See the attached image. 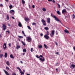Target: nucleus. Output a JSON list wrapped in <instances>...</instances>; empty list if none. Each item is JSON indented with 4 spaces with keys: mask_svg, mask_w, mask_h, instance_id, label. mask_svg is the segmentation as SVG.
I'll use <instances>...</instances> for the list:
<instances>
[{
    "mask_svg": "<svg viewBox=\"0 0 75 75\" xmlns=\"http://www.w3.org/2000/svg\"><path fill=\"white\" fill-rule=\"evenodd\" d=\"M62 5H63L64 6V3H62Z\"/></svg>",
    "mask_w": 75,
    "mask_h": 75,
    "instance_id": "63",
    "label": "nucleus"
},
{
    "mask_svg": "<svg viewBox=\"0 0 75 75\" xmlns=\"http://www.w3.org/2000/svg\"><path fill=\"white\" fill-rule=\"evenodd\" d=\"M21 42L22 43V44H23L24 46H25V43H24V42H23V41H21Z\"/></svg>",
    "mask_w": 75,
    "mask_h": 75,
    "instance_id": "30",
    "label": "nucleus"
},
{
    "mask_svg": "<svg viewBox=\"0 0 75 75\" xmlns=\"http://www.w3.org/2000/svg\"><path fill=\"white\" fill-rule=\"evenodd\" d=\"M47 23L50 24V18H47Z\"/></svg>",
    "mask_w": 75,
    "mask_h": 75,
    "instance_id": "13",
    "label": "nucleus"
},
{
    "mask_svg": "<svg viewBox=\"0 0 75 75\" xmlns=\"http://www.w3.org/2000/svg\"><path fill=\"white\" fill-rule=\"evenodd\" d=\"M4 71V72L6 74V75H9V74L7 71L5 70H3Z\"/></svg>",
    "mask_w": 75,
    "mask_h": 75,
    "instance_id": "14",
    "label": "nucleus"
},
{
    "mask_svg": "<svg viewBox=\"0 0 75 75\" xmlns=\"http://www.w3.org/2000/svg\"><path fill=\"white\" fill-rule=\"evenodd\" d=\"M58 7L59 8H61V6H60V5H59V4H57Z\"/></svg>",
    "mask_w": 75,
    "mask_h": 75,
    "instance_id": "36",
    "label": "nucleus"
},
{
    "mask_svg": "<svg viewBox=\"0 0 75 75\" xmlns=\"http://www.w3.org/2000/svg\"><path fill=\"white\" fill-rule=\"evenodd\" d=\"M64 32H65V33H67V34H69V32L66 29L64 30Z\"/></svg>",
    "mask_w": 75,
    "mask_h": 75,
    "instance_id": "12",
    "label": "nucleus"
},
{
    "mask_svg": "<svg viewBox=\"0 0 75 75\" xmlns=\"http://www.w3.org/2000/svg\"><path fill=\"white\" fill-rule=\"evenodd\" d=\"M4 55L3 54H0V58H2L3 57Z\"/></svg>",
    "mask_w": 75,
    "mask_h": 75,
    "instance_id": "21",
    "label": "nucleus"
},
{
    "mask_svg": "<svg viewBox=\"0 0 75 75\" xmlns=\"http://www.w3.org/2000/svg\"><path fill=\"white\" fill-rule=\"evenodd\" d=\"M73 49H74V51H75V46H74L73 47Z\"/></svg>",
    "mask_w": 75,
    "mask_h": 75,
    "instance_id": "51",
    "label": "nucleus"
},
{
    "mask_svg": "<svg viewBox=\"0 0 75 75\" xmlns=\"http://www.w3.org/2000/svg\"><path fill=\"white\" fill-rule=\"evenodd\" d=\"M52 2L53 3H55V1H54V0H53Z\"/></svg>",
    "mask_w": 75,
    "mask_h": 75,
    "instance_id": "46",
    "label": "nucleus"
},
{
    "mask_svg": "<svg viewBox=\"0 0 75 75\" xmlns=\"http://www.w3.org/2000/svg\"><path fill=\"white\" fill-rule=\"evenodd\" d=\"M42 10L43 11H46V9L44 8H42Z\"/></svg>",
    "mask_w": 75,
    "mask_h": 75,
    "instance_id": "23",
    "label": "nucleus"
},
{
    "mask_svg": "<svg viewBox=\"0 0 75 75\" xmlns=\"http://www.w3.org/2000/svg\"><path fill=\"white\" fill-rule=\"evenodd\" d=\"M55 44L57 45H58V43H57V42H56Z\"/></svg>",
    "mask_w": 75,
    "mask_h": 75,
    "instance_id": "61",
    "label": "nucleus"
},
{
    "mask_svg": "<svg viewBox=\"0 0 75 75\" xmlns=\"http://www.w3.org/2000/svg\"><path fill=\"white\" fill-rule=\"evenodd\" d=\"M44 47H45L46 49H47V48H48V46L45 45V44H44Z\"/></svg>",
    "mask_w": 75,
    "mask_h": 75,
    "instance_id": "18",
    "label": "nucleus"
},
{
    "mask_svg": "<svg viewBox=\"0 0 75 75\" xmlns=\"http://www.w3.org/2000/svg\"><path fill=\"white\" fill-rule=\"evenodd\" d=\"M26 40L29 42H30L32 41L31 38L30 37H26Z\"/></svg>",
    "mask_w": 75,
    "mask_h": 75,
    "instance_id": "4",
    "label": "nucleus"
},
{
    "mask_svg": "<svg viewBox=\"0 0 75 75\" xmlns=\"http://www.w3.org/2000/svg\"><path fill=\"white\" fill-rule=\"evenodd\" d=\"M69 17V14H68V15L67 16V17Z\"/></svg>",
    "mask_w": 75,
    "mask_h": 75,
    "instance_id": "52",
    "label": "nucleus"
},
{
    "mask_svg": "<svg viewBox=\"0 0 75 75\" xmlns=\"http://www.w3.org/2000/svg\"><path fill=\"white\" fill-rule=\"evenodd\" d=\"M2 25L3 26V30L4 31H5L6 29H7V26H6L5 24H3Z\"/></svg>",
    "mask_w": 75,
    "mask_h": 75,
    "instance_id": "8",
    "label": "nucleus"
},
{
    "mask_svg": "<svg viewBox=\"0 0 75 75\" xmlns=\"http://www.w3.org/2000/svg\"><path fill=\"white\" fill-rule=\"evenodd\" d=\"M18 40L19 41H21V39L20 38H18Z\"/></svg>",
    "mask_w": 75,
    "mask_h": 75,
    "instance_id": "54",
    "label": "nucleus"
},
{
    "mask_svg": "<svg viewBox=\"0 0 75 75\" xmlns=\"http://www.w3.org/2000/svg\"><path fill=\"white\" fill-rule=\"evenodd\" d=\"M45 30H49V28H48V27H45L44 28Z\"/></svg>",
    "mask_w": 75,
    "mask_h": 75,
    "instance_id": "22",
    "label": "nucleus"
},
{
    "mask_svg": "<svg viewBox=\"0 0 75 75\" xmlns=\"http://www.w3.org/2000/svg\"><path fill=\"white\" fill-rule=\"evenodd\" d=\"M66 11L67 10L66 9H64L62 10V13L64 15V16H65Z\"/></svg>",
    "mask_w": 75,
    "mask_h": 75,
    "instance_id": "7",
    "label": "nucleus"
},
{
    "mask_svg": "<svg viewBox=\"0 0 75 75\" xmlns=\"http://www.w3.org/2000/svg\"><path fill=\"white\" fill-rule=\"evenodd\" d=\"M32 7L33 8H35V6H34V5H33Z\"/></svg>",
    "mask_w": 75,
    "mask_h": 75,
    "instance_id": "43",
    "label": "nucleus"
},
{
    "mask_svg": "<svg viewBox=\"0 0 75 75\" xmlns=\"http://www.w3.org/2000/svg\"><path fill=\"white\" fill-rule=\"evenodd\" d=\"M27 75H30V74H27Z\"/></svg>",
    "mask_w": 75,
    "mask_h": 75,
    "instance_id": "62",
    "label": "nucleus"
},
{
    "mask_svg": "<svg viewBox=\"0 0 75 75\" xmlns=\"http://www.w3.org/2000/svg\"><path fill=\"white\" fill-rule=\"evenodd\" d=\"M40 57H41V58H42L43 59L41 58H40V61H42V62H44V61H45V58H44V57H43V56H42V55H40Z\"/></svg>",
    "mask_w": 75,
    "mask_h": 75,
    "instance_id": "5",
    "label": "nucleus"
},
{
    "mask_svg": "<svg viewBox=\"0 0 75 75\" xmlns=\"http://www.w3.org/2000/svg\"><path fill=\"white\" fill-rule=\"evenodd\" d=\"M17 69H18V70H19V71H21V69H20V67H17Z\"/></svg>",
    "mask_w": 75,
    "mask_h": 75,
    "instance_id": "26",
    "label": "nucleus"
},
{
    "mask_svg": "<svg viewBox=\"0 0 75 75\" xmlns=\"http://www.w3.org/2000/svg\"><path fill=\"white\" fill-rule=\"evenodd\" d=\"M18 37L19 38H23V37L19 35L18 36Z\"/></svg>",
    "mask_w": 75,
    "mask_h": 75,
    "instance_id": "32",
    "label": "nucleus"
},
{
    "mask_svg": "<svg viewBox=\"0 0 75 75\" xmlns=\"http://www.w3.org/2000/svg\"><path fill=\"white\" fill-rule=\"evenodd\" d=\"M48 1H50V2L51 1H52V0H48Z\"/></svg>",
    "mask_w": 75,
    "mask_h": 75,
    "instance_id": "48",
    "label": "nucleus"
},
{
    "mask_svg": "<svg viewBox=\"0 0 75 75\" xmlns=\"http://www.w3.org/2000/svg\"><path fill=\"white\" fill-rule=\"evenodd\" d=\"M23 52H27V50L25 49H24L23 50Z\"/></svg>",
    "mask_w": 75,
    "mask_h": 75,
    "instance_id": "24",
    "label": "nucleus"
},
{
    "mask_svg": "<svg viewBox=\"0 0 75 75\" xmlns=\"http://www.w3.org/2000/svg\"><path fill=\"white\" fill-rule=\"evenodd\" d=\"M5 1H6V2H8V0H5Z\"/></svg>",
    "mask_w": 75,
    "mask_h": 75,
    "instance_id": "60",
    "label": "nucleus"
},
{
    "mask_svg": "<svg viewBox=\"0 0 75 75\" xmlns=\"http://www.w3.org/2000/svg\"><path fill=\"white\" fill-rule=\"evenodd\" d=\"M51 16H52V17H53V18H54L55 20H56L57 21H58L59 22H60V20H59V19H58V18L56 16H54V15L52 14H51Z\"/></svg>",
    "mask_w": 75,
    "mask_h": 75,
    "instance_id": "2",
    "label": "nucleus"
},
{
    "mask_svg": "<svg viewBox=\"0 0 75 75\" xmlns=\"http://www.w3.org/2000/svg\"><path fill=\"white\" fill-rule=\"evenodd\" d=\"M12 18H13V19H14H14H15V18H14V17H12Z\"/></svg>",
    "mask_w": 75,
    "mask_h": 75,
    "instance_id": "53",
    "label": "nucleus"
},
{
    "mask_svg": "<svg viewBox=\"0 0 75 75\" xmlns=\"http://www.w3.org/2000/svg\"><path fill=\"white\" fill-rule=\"evenodd\" d=\"M50 35V32L48 31L46 32V34L44 36V37L45 38H46V40H48L49 39V35Z\"/></svg>",
    "mask_w": 75,
    "mask_h": 75,
    "instance_id": "1",
    "label": "nucleus"
},
{
    "mask_svg": "<svg viewBox=\"0 0 75 75\" xmlns=\"http://www.w3.org/2000/svg\"><path fill=\"white\" fill-rule=\"evenodd\" d=\"M0 7H3V4H1L0 5Z\"/></svg>",
    "mask_w": 75,
    "mask_h": 75,
    "instance_id": "45",
    "label": "nucleus"
},
{
    "mask_svg": "<svg viewBox=\"0 0 75 75\" xmlns=\"http://www.w3.org/2000/svg\"><path fill=\"white\" fill-rule=\"evenodd\" d=\"M25 55V53H23V55Z\"/></svg>",
    "mask_w": 75,
    "mask_h": 75,
    "instance_id": "59",
    "label": "nucleus"
},
{
    "mask_svg": "<svg viewBox=\"0 0 75 75\" xmlns=\"http://www.w3.org/2000/svg\"><path fill=\"white\" fill-rule=\"evenodd\" d=\"M25 21H28L29 20V19L28 18H25Z\"/></svg>",
    "mask_w": 75,
    "mask_h": 75,
    "instance_id": "38",
    "label": "nucleus"
},
{
    "mask_svg": "<svg viewBox=\"0 0 75 75\" xmlns=\"http://www.w3.org/2000/svg\"><path fill=\"white\" fill-rule=\"evenodd\" d=\"M4 57L6 58L7 57V53H5L4 55Z\"/></svg>",
    "mask_w": 75,
    "mask_h": 75,
    "instance_id": "16",
    "label": "nucleus"
},
{
    "mask_svg": "<svg viewBox=\"0 0 75 75\" xmlns=\"http://www.w3.org/2000/svg\"><path fill=\"white\" fill-rule=\"evenodd\" d=\"M6 33H8V34H10V31H9V30L6 31Z\"/></svg>",
    "mask_w": 75,
    "mask_h": 75,
    "instance_id": "41",
    "label": "nucleus"
},
{
    "mask_svg": "<svg viewBox=\"0 0 75 75\" xmlns=\"http://www.w3.org/2000/svg\"><path fill=\"white\" fill-rule=\"evenodd\" d=\"M40 35L41 36H43V34L42 33H41L40 34Z\"/></svg>",
    "mask_w": 75,
    "mask_h": 75,
    "instance_id": "49",
    "label": "nucleus"
},
{
    "mask_svg": "<svg viewBox=\"0 0 75 75\" xmlns=\"http://www.w3.org/2000/svg\"><path fill=\"white\" fill-rule=\"evenodd\" d=\"M6 69L7 70H9L10 69V68L7 67H6Z\"/></svg>",
    "mask_w": 75,
    "mask_h": 75,
    "instance_id": "34",
    "label": "nucleus"
},
{
    "mask_svg": "<svg viewBox=\"0 0 75 75\" xmlns=\"http://www.w3.org/2000/svg\"><path fill=\"white\" fill-rule=\"evenodd\" d=\"M3 47L4 49L5 50L6 48H7V45L6 43H4V45L3 46Z\"/></svg>",
    "mask_w": 75,
    "mask_h": 75,
    "instance_id": "10",
    "label": "nucleus"
},
{
    "mask_svg": "<svg viewBox=\"0 0 75 75\" xmlns=\"http://www.w3.org/2000/svg\"><path fill=\"white\" fill-rule=\"evenodd\" d=\"M32 25H36V23L33 22L32 23Z\"/></svg>",
    "mask_w": 75,
    "mask_h": 75,
    "instance_id": "39",
    "label": "nucleus"
},
{
    "mask_svg": "<svg viewBox=\"0 0 75 75\" xmlns=\"http://www.w3.org/2000/svg\"><path fill=\"white\" fill-rule=\"evenodd\" d=\"M39 48H42V46L41 45H39Z\"/></svg>",
    "mask_w": 75,
    "mask_h": 75,
    "instance_id": "25",
    "label": "nucleus"
},
{
    "mask_svg": "<svg viewBox=\"0 0 75 75\" xmlns=\"http://www.w3.org/2000/svg\"><path fill=\"white\" fill-rule=\"evenodd\" d=\"M17 69H18V70H19V71H21V69H20V67H17Z\"/></svg>",
    "mask_w": 75,
    "mask_h": 75,
    "instance_id": "27",
    "label": "nucleus"
},
{
    "mask_svg": "<svg viewBox=\"0 0 75 75\" xmlns=\"http://www.w3.org/2000/svg\"><path fill=\"white\" fill-rule=\"evenodd\" d=\"M56 54H57V55H58V54H59V53L58 52H57L56 53Z\"/></svg>",
    "mask_w": 75,
    "mask_h": 75,
    "instance_id": "55",
    "label": "nucleus"
},
{
    "mask_svg": "<svg viewBox=\"0 0 75 75\" xmlns=\"http://www.w3.org/2000/svg\"><path fill=\"white\" fill-rule=\"evenodd\" d=\"M20 73L21 74V75H22V74H23V75H24V73L21 71H20Z\"/></svg>",
    "mask_w": 75,
    "mask_h": 75,
    "instance_id": "28",
    "label": "nucleus"
},
{
    "mask_svg": "<svg viewBox=\"0 0 75 75\" xmlns=\"http://www.w3.org/2000/svg\"><path fill=\"white\" fill-rule=\"evenodd\" d=\"M10 58H14V57H13V54H11L10 55Z\"/></svg>",
    "mask_w": 75,
    "mask_h": 75,
    "instance_id": "31",
    "label": "nucleus"
},
{
    "mask_svg": "<svg viewBox=\"0 0 75 75\" xmlns=\"http://www.w3.org/2000/svg\"><path fill=\"white\" fill-rule=\"evenodd\" d=\"M41 22L42 23L43 25H47V23H46V22L44 19H42L41 20Z\"/></svg>",
    "mask_w": 75,
    "mask_h": 75,
    "instance_id": "6",
    "label": "nucleus"
},
{
    "mask_svg": "<svg viewBox=\"0 0 75 75\" xmlns=\"http://www.w3.org/2000/svg\"><path fill=\"white\" fill-rule=\"evenodd\" d=\"M18 23V26H19V27H21L22 26V24H21V22H20L19 21Z\"/></svg>",
    "mask_w": 75,
    "mask_h": 75,
    "instance_id": "15",
    "label": "nucleus"
},
{
    "mask_svg": "<svg viewBox=\"0 0 75 75\" xmlns=\"http://www.w3.org/2000/svg\"><path fill=\"white\" fill-rule=\"evenodd\" d=\"M2 37V36H1V34H0V38H1Z\"/></svg>",
    "mask_w": 75,
    "mask_h": 75,
    "instance_id": "50",
    "label": "nucleus"
},
{
    "mask_svg": "<svg viewBox=\"0 0 75 75\" xmlns=\"http://www.w3.org/2000/svg\"><path fill=\"white\" fill-rule=\"evenodd\" d=\"M33 51H34V50H33V48H32L30 50V51L31 52H33Z\"/></svg>",
    "mask_w": 75,
    "mask_h": 75,
    "instance_id": "37",
    "label": "nucleus"
},
{
    "mask_svg": "<svg viewBox=\"0 0 75 75\" xmlns=\"http://www.w3.org/2000/svg\"><path fill=\"white\" fill-rule=\"evenodd\" d=\"M54 34H55V30H52L50 34L51 37V38L53 37V36H54Z\"/></svg>",
    "mask_w": 75,
    "mask_h": 75,
    "instance_id": "3",
    "label": "nucleus"
},
{
    "mask_svg": "<svg viewBox=\"0 0 75 75\" xmlns=\"http://www.w3.org/2000/svg\"><path fill=\"white\" fill-rule=\"evenodd\" d=\"M36 57H37V58H40V57H38V55H37L36 56Z\"/></svg>",
    "mask_w": 75,
    "mask_h": 75,
    "instance_id": "42",
    "label": "nucleus"
},
{
    "mask_svg": "<svg viewBox=\"0 0 75 75\" xmlns=\"http://www.w3.org/2000/svg\"><path fill=\"white\" fill-rule=\"evenodd\" d=\"M6 63L7 65H8V66L10 65V64H9V61H7L6 62Z\"/></svg>",
    "mask_w": 75,
    "mask_h": 75,
    "instance_id": "20",
    "label": "nucleus"
},
{
    "mask_svg": "<svg viewBox=\"0 0 75 75\" xmlns=\"http://www.w3.org/2000/svg\"><path fill=\"white\" fill-rule=\"evenodd\" d=\"M11 14H12V15L14 16L15 13L14 12V11L13 10H11L9 11Z\"/></svg>",
    "mask_w": 75,
    "mask_h": 75,
    "instance_id": "9",
    "label": "nucleus"
},
{
    "mask_svg": "<svg viewBox=\"0 0 75 75\" xmlns=\"http://www.w3.org/2000/svg\"><path fill=\"white\" fill-rule=\"evenodd\" d=\"M9 7L10 9H11V8H13V6H12V5H11L10 4V6H9Z\"/></svg>",
    "mask_w": 75,
    "mask_h": 75,
    "instance_id": "33",
    "label": "nucleus"
},
{
    "mask_svg": "<svg viewBox=\"0 0 75 75\" xmlns=\"http://www.w3.org/2000/svg\"><path fill=\"white\" fill-rule=\"evenodd\" d=\"M23 72H25V70H23Z\"/></svg>",
    "mask_w": 75,
    "mask_h": 75,
    "instance_id": "64",
    "label": "nucleus"
},
{
    "mask_svg": "<svg viewBox=\"0 0 75 75\" xmlns=\"http://www.w3.org/2000/svg\"><path fill=\"white\" fill-rule=\"evenodd\" d=\"M22 3L23 4V5H24V4H25V1H24V0H22Z\"/></svg>",
    "mask_w": 75,
    "mask_h": 75,
    "instance_id": "17",
    "label": "nucleus"
},
{
    "mask_svg": "<svg viewBox=\"0 0 75 75\" xmlns=\"http://www.w3.org/2000/svg\"><path fill=\"white\" fill-rule=\"evenodd\" d=\"M70 67L72 69V68H75V65L74 64H72L71 65V66H70Z\"/></svg>",
    "mask_w": 75,
    "mask_h": 75,
    "instance_id": "11",
    "label": "nucleus"
},
{
    "mask_svg": "<svg viewBox=\"0 0 75 75\" xmlns=\"http://www.w3.org/2000/svg\"><path fill=\"white\" fill-rule=\"evenodd\" d=\"M28 29H29V30H31V28L29 26H27Z\"/></svg>",
    "mask_w": 75,
    "mask_h": 75,
    "instance_id": "40",
    "label": "nucleus"
},
{
    "mask_svg": "<svg viewBox=\"0 0 75 75\" xmlns=\"http://www.w3.org/2000/svg\"><path fill=\"white\" fill-rule=\"evenodd\" d=\"M23 35L24 36H25V37H26V35H25V33H24V34H23Z\"/></svg>",
    "mask_w": 75,
    "mask_h": 75,
    "instance_id": "57",
    "label": "nucleus"
},
{
    "mask_svg": "<svg viewBox=\"0 0 75 75\" xmlns=\"http://www.w3.org/2000/svg\"><path fill=\"white\" fill-rule=\"evenodd\" d=\"M6 18L8 20H9V16H8V15H7Z\"/></svg>",
    "mask_w": 75,
    "mask_h": 75,
    "instance_id": "35",
    "label": "nucleus"
},
{
    "mask_svg": "<svg viewBox=\"0 0 75 75\" xmlns=\"http://www.w3.org/2000/svg\"><path fill=\"white\" fill-rule=\"evenodd\" d=\"M57 13L58 14H59V15H61V14L60 13V12H59V11H57Z\"/></svg>",
    "mask_w": 75,
    "mask_h": 75,
    "instance_id": "29",
    "label": "nucleus"
},
{
    "mask_svg": "<svg viewBox=\"0 0 75 75\" xmlns=\"http://www.w3.org/2000/svg\"><path fill=\"white\" fill-rule=\"evenodd\" d=\"M16 49H18V48H20V46H18V45L17 44L16 45Z\"/></svg>",
    "mask_w": 75,
    "mask_h": 75,
    "instance_id": "19",
    "label": "nucleus"
},
{
    "mask_svg": "<svg viewBox=\"0 0 75 75\" xmlns=\"http://www.w3.org/2000/svg\"><path fill=\"white\" fill-rule=\"evenodd\" d=\"M20 62L21 64H23V62L22 61H21Z\"/></svg>",
    "mask_w": 75,
    "mask_h": 75,
    "instance_id": "58",
    "label": "nucleus"
},
{
    "mask_svg": "<svg viewBox=\"0 0 75 75\" xmlns=\"http://www.w3.org/2000/svg\"><path fill=\"white\" fill-rule=\"evenodd\" d=\"M11 43H9L8 44V45H9V47H11Z\"/></svg>",
    "mask_w": 75,
    "mask_h": 75,
    "instance_id": "44",
    "label": "nucleus"
},
{
    "mask_svg": "<svg viewBox=\"0 0 75 75\" xmlns=\"http://www.w3.org/2000/svg\"><path fill=\"white\" fill-rule=\"evenodd\" d=\"M22 33L23 34H24L25 33H24V31H22Z\"/></svg>",
    "mask_w": 75,
    "mask_h": 75,
    "instance_id": "47",
    "label": "nucleus"
},
{
    "mask_svg": "<svg viewBox=\"0 0 75 75\" xmlns=\"http://www.w3.org/2000/svg\"><path fill=\"white\" fill-rule=\"evenodd\" d=\"M29 8H31V7L30 6V5H29Z\"/></svg>",
    "mask_w": 75,
    "mask_h": 75,
    "instance_id": "56",
    "label": "nucleus"
}]
</instances>
